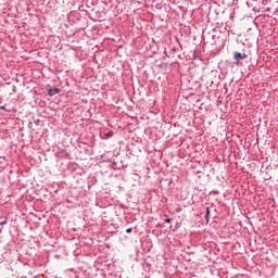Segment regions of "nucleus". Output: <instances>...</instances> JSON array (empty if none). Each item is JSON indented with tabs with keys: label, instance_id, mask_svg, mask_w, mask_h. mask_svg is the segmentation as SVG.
Here are the masks:
<instances>
[{
	"label": "nucleus",
	"instance_id": "0eeeda50",
	"mask_svg": "<svg viewBox=\"0 0 278 278\" xmlns=\"http://www.w3.org/2000/svg\"><path fill=\"white\" fill-rule=\"evenodd\" d=\"M1 225H5V222H2Z\"/></svg>",
	"mask_w": 278,
	"mask_h": 278
},
{
	"label": "nucleus",
	"instance_id": "f257e3e1",
	"mask_svg": "<svg viewBox=\"0 0 278 278\" xmlns=\"http://www.w3.org/2000/svg\"><path fill=\"white\" fill-rule=\"evenodd\" d=\"M247 58L245 53H241V52H235L233 53V59L236 60V66H239V61L244 60Z\"/></svg>",
	"mask_w": 278,
	"mask_h": 278
},
{
	"label": "nucleus",
	"instance_id": "39448f33",
	"mask_svg": "<svg viewBox=\"0 0 278 278\" xmlns=\"http://www.w3.org/2000/svg\"><path fill=\"white\" fill-rule=\"evenodd\" d=\"M206 215H210V208H206Z\"/></svg>",
	"mask_w": 278,
	"mask_h": 278
},
{
	"label": "nucleus",
	"instance_id": "7ed1b4c3",
	"mask_svg": "<svg viewBox=\"0 0 278 278\" xmlns=\"http://www.w3.org/2000/svg\"><path fill=\"white\" fill-rule=\"evenodd\" d=\"M172 222V219L170 218H168V219H164V223H166V224H169Z\"/></svg>",
	"mask_w": 278,
	"mask_h": 278
},
{
	"label": "nucleus",
	"instance_id": "20e7f679",
	"mask_svg": "<svg viewBox=\"0 0 278 278\" xmlns=\"http://www.w3.org/2000/svg\"><path fill=\"white\" fill-rule=\"evenodd\" d=\"M126 233H131V228H128L127 230H125Z\"/></svg>",
	"mask_w": 278,
	"mask_h": 278
},
{
	"label": "nucleus",
	"instance_id": "f03ea898",
	"mask_svg": "<svg viewBox=\"0 0 278 278\" xmlns=\"http://www.w3.org/2000/svg\"><path fill=\"white\" fill-rule=\"evenodd\" d=\"M48 93L49 96L53 97L60 93V89L59 88L49 89Z\"/></svg>",
	"mask_w": 278,
	"mask_h": 278
},
{
	"label": "nucleus",
	"instance_id": "423d86ee",
	"mask_svg": "<svg viewBox=\"0 0 278 278\" xmlns=\"http://www.w3.org/2000/svg\"><path fill=\"white\" fill-rule=\"evenodd\" d=\"M108 136H109V137H112V136H113V132H109Z\"/></svg>",
	"mask_w": 278,
	"mask_h": 278
}]
</instances>
